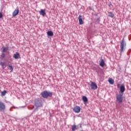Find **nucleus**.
<instances>
[{
	"mask_svg": "<svg viewBox=\"0 0 131 131\" xmlns=\"http://www.w3.org/2000/svg\"><path fill=\"white\" fill-rule=\"evenodd\" d=\"M126 47V42L124 41V39H123L121 41L120 49V51L122 53L124 50H125V47Z\"/></svg>",
	"mask_w": 131,
	"mask_h": 131,
	"instance_id": "nucleus-1",
	"label": "nucleus"
},
{
	"mask_svg": "<svg viewBox=\"0 0 131 131\" xmlns=\"http://www.w3.org/2000/svg\"><path fill=\"white\" fill-rule=\"evenodd\" d=\"M41 95L44 98H48V97H52L53 94L50 92L43 91L41 93Z\"/></svg>",
	"mask_w": 131,
	"mask_h": 131,
	"instance_id": "nucleus-2",
	"label": "nucleus"
},
{
	"mask_svg": "<svg viewBox=\"0 0 131 131\" xmlns=\"http://www.w3.org/2000/svg\"><path fill=\"white\" fill-rule=\"evenodd\" d=\"M116 102L122 103L123 102V94H118L116 95Z\"/></svg>",
	"mask_w": 131,
	"mask_h": 131,
	"instance_id": "nucleus-3",
	"label": "nucleus"
},
{
	"mask_svg": "<svg viewBox=\"0 0 131 131\" xmlns=\"http://www.w3.org/2000/svg\"><path fill=\"white\" fill-rule=\"evenodd\" d=\"M35 106L37 108L42 107V101L39 99H36L35 100Z\"/></svg>",
	"mask_w": 131,
	"mask_h": 131,
	"instance_id": "nucleus-4",
	"label": "nucleus"
},
{
	"mask_svg": "<svg viewBox=\"0 0 131 131\" xmlns=\"http://www.w3.org/2000/svg\"><path fill=\"white\" fill-rule=\"evenodd\" d=\"M6 110V105L5 103L0 101V111H5Z\"/></svg>",
	"mask_w": 131,
	"mask_h": 131,
	"instance_id": "nucleus-5",
	"label": "nucleus"
},
{
	"mask_svg": "<svg viewBox=\"0 0 131 131\" xmlns=\"http://www.w3.org/2000/svg\"><path fill=\"white\" fill-rule=\"evenodd\" d=\"M80 107L78 106H75L73 108V111L75 112V113H79L80 112Z\"/></svg>",
	"mask_w": 131,
	"mask_h": 131,
	"instance_id": "nucleus-6",
	"label": "nucleus"
},
{
	"mask_svg": "<svg viewBox=\"0 0 131 131\" xmlns=\"http://www.w3.org/2000/svg\"><path fill=\"white\" fill-rule=\"evenodd\" d=\"M91 88L92 90H97V89H98V86L97 85V83L94 82H92Z\"/></svg>",
	"mask_w": 131,
	"mask_h": 131,
	"instance_id": "nucleus-7",
	"label": "nucleus"
},
{
	"mask_svg": "<svg viewBox=\"0 0 131 131\" xmlns=\"http://www.w3.org/2000/svg\"><path fill=\"white\" fill-rule=\"evenodd\" d=\"M40 15L42 16L43 17H45L46 16V9H41L39 12Z\"/></svg>",
	"mask_w": 131,
	"mask_h": 131,
	"instance_id": "nucleus-8",
	"label": "nucleus"
},
{
	"mask_svg": "<svg viewBox=\"0 0 131 131\" xmlns=\"http://www.w3.org/2000/svg\"><path fill=\"white\" fill-rule=\"evenodd\" d=\"M19 14V9H15L12 13V16L16 17Z\"/></svg>",
	"mask_w": 131,
	"mask_h": 131,
	"instance_id": "nucleus-9",
	"label": "nucleus"
},
{
	"mask_svg": "<svg viewBox=\"0 0 131 131\" xmlns=\"http://www.w3.org/2000/svg\"><path fill=\"white\" fill-rule=\"evenodd\" d=\"M78 20L79 25H82V24H83V21L82 20V16L81 15L79 16Z\"/></svg>",
	"mask_w": 131,
	"mask_h": 131,
	"instance_id": "nucleus-10",
	"label": "nucleus"
},
{
	"mask_svg": "<svg viewBox=\"0 0 131 131\" xmlns=\"http://www.w3.org/2000/svg\"><path fill=\"white\" fill-rule=\"evenodd\" d=\"M13 58L15 59H19V58H20V54L18 52H16L13 55Z\"/></svg>",
	"mask_w": 131,
	"mask_h": 131,
	"instance_id": "nucleus-11",
	"label": "nucleus"
},
{
	"mask_svg": "<svg viewBox=\"0 0 131 131\" xmlns=\"http://www.w3.org/2000/svg\"><path fill=\"white\" fill-rule=\"evenodd\" d=\"M120 91L121 93H124V91H125V87L124 86V85H122L120 86Z\"/></svg>",
	"mask_w": 131,
	"mask_h": 131,
	"instance_id": "nucleus-12",
	"label": "nucleus"
},
{
	"mask_svg": "<svg viewBox=\"0 0 131 131\" xmlns=\"http://www.w3.org/2000/svg\"><path fill=\"white\" fill-rule=\"evenodd\" d=\"M99 65L101 67H104V66H105V61H104V59H102V58H101Z\"/></svg>",
	"mask_w": 131,
	"mask_h": 131,
	"instance_id": "nucleus-13",
	"label": "nucleus"
},
{
	"mask_svg": "<svg viewBox=\"0 0 131 131\" xmlns=\"http://www.w3.org/2000/svg\"><path fill=\"white\" fill-rule=\"evenodd\" d=\"M0 65H1V66H2L3 69H5V68H6V67H7L5 62H0Z\"/></svg>",
	"mask_w": 131,
	"mask_h": 131,
	"instance_id": "nucleus-14",
	"label": "nucleus"
},
{
	"mask_svg": "<svg viewBox=\"0 0 131 131\" xmlns=\"http://www.w3.org/2000/svg\"><path fill=\"white\" fill-rule=\"evenodd\" d=\"M108 82L110 83V84H114V80L111 78H110L108 79Z\"/></svg>",
	"mask_w": 131,
	"mask_h": 131,
	"instance_id": "nucleus-15",
	"label": "nucleus"
},
{
	"mask_svg": "<svg viewBox=\"0 0 131 131\" xmlns=\"http://www.w3.org/2000/svg\"><path fill=\"white\" fill-rule=\"evenodd\" d=\"M47 34L48 35H49V36H53V35H54V33H53V32L51 31H49L47 32Z\"/></svg>",
	"mask_w": 131,
	"mask_h": 131,
	"instance_id": "nucleus-16",
	"label": "nucleus"
},
{
	"mask_svg": "<svg viewBox=\"0 0 131 131\" xmlns=\"http://www.w3.org/2000/svg\"><path fill=\"white\" fill-rule=\"evenodd\" d=\"M82 100L83 101V102L84 103H86V102H88V98H86V97H85V96H83Z\"/></svg>",
	"mask_w": 131,
	"mask_h": 131,
	"instance_id": "nucleus-17",
	"label": "nucleus"
},
{
	"mask_svg": "<svg viewBox=\"0 0 131 131\" xmlns=\"http://www.w3.org/2000/svg\"><path fill=\"white\" fill-rule=\"evenodd\" d=\"M109 14V17H110V18H113L114 17V14H113V13L110 12H108Z\"/></svg>",
	"mask_w": 131,
	"mask_h": 131,
	"instance_id": "nucleus-18",
	"label": "nucleus"
},
{
	"mask_svg": "<svg viewBox=\"0 0 131 131\" xmlns=\"http://www.w3.org/2000/svg\"><path fill=\"white\" fill-rule=\"evenodd\" d=\"M75 129H77V128H76V125H74L72 126V131H75Z\"/></svg>",
	"mask_w": 131,
	"mask_h": 131,
	"instance_id": "nucleus-19",
	"label": "nucleus"
},
{
	"mask_svg": "<svg viewBox=\"0 0 131 131\" xmlns=\"http://www.w3.org/2000/svg\"><path fill=\"white\" fill-rule=\"evenodd\" d=\"M6 94H7V91L4 90L2 92H1V96H5Z\"/></svg>",
	"mask_w": 131,
	"mask_h": 131,
	"instance_id": "nucleus-20",
	"label": "nucleus"
},
{
	"mask_svg": "<svg viewBox=\"0 0 131 131\" xmlns=\"http://www.w3.org/2000/svg\"><path fill=\"white\" fill-rule=\"evenodd\" d=\"M9 69L10 70V72H13V68L12 66H8Z\"/></svg>",
	"mask_w": 131,
	"mask_h": 131,
	"instance_id": "nucleus-21",
	"label": "nucleus"
},
{
	"mask_svg": "<svg viewBox=\"0 0 131 131\" xmlns=\"http://www.w3.org/2000/svg\"><path fill=\"white\" fill-rule=\"evenodd\" d=\"M2 49H3L2 53H5L6 51H7V50L6 49V48L5 47H3Z\"/></svg>",
	"mask_w": 131,
	"mask_h": 131,
	"instance_id": "nucleus-22",
	"label": "nucleus"
},
{
	"mask_svg": "<svg viewBox=\"0 0 131 131\" xmlns=\"http://www.w3.org/2000/svg\"><path fill=\"white\" fill-rule=\"evenodd\" d=\"M5 53H2V55H1L2 59H4V58H5Z\"/></svg>",
	"mask_w": 131,
	"mask_h": 131,
	"instance_id": "nucleus-23",
	"label": "nucleus"
},
{
	"mask_svg": "<svg viewBox=\"0 0 131 131\" xmlns=\"http://www.w3.org/2000/svg\"><path fill=\"white\" fill-rule=\"evenodd\" d=\"M3 18V12H0V18Z\"/></svg>",
	"mask_w": 131,
	"mask_h": 131,
	"instance_id": "nucleus-24",
	"label": "nucleus"
},
{
	"mask_svg": "<svg viewBox=\"0 0 131 131\" xmlns=\"http://www.w3.org/2000/svg\"><path fill=\"white\" fill-rule=\"evenodd\" d=\"M119 85H120L119 84H117V88H119Z\"/></svg>",
	"mask_w": 131,
	"mask_h": 131,
	"instance_id": "nucleus-25",
	"label": "nucleus"
}]
</instances>
